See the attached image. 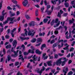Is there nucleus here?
Segmentation results:
<instances>
[{
  "mask_svg": "<svg viewBox=\"0 0 75 75\" xmlns=\"http://www.w3.org/2000/svg\"><path fill=\"white\" fill-rule=\"evenodd\" d=\"M54 33L55 34L57 35V34H58V30H55L54 32Z\"/></svg>",
  "mask_w": 75,
  "mask_h": 75,
  "instance_id": "nucleus-41",
  "label": "nucleus"
},
{
  "mask_svg": "<svg viewBox=\"0 0 75 75\" xmlns=\"http://www.w3.org/2000/svg\"><path fill=\"white\" fill-rule=\"evenodd\" d=\"M45 69V68L44 67H42V69L41 70H40V69H38V70L37 71V72L40 74V75H41V74L42 73V71H44Z\"/></svg>",
  "mask_w": 75,
  "mask_h": 75,
  "instance_id": "nucleus-11",
  "label": "nucleus"
},
{
  "mask_svg": "<svg viewBox=\"0 0 75 75\" xmlns=\"http://www.w3.org/2000/svg\"><path fill=\"white\" fill-rule=\"evenodd\" d=\"M11 45H8L6 47V48L7 49H8V48H11Z\"/></svg>",
  "mask_w": 75,
  "mask_h": 75,
  "instance_id": "nucleus-26",
  "label": "nucleus"
},
{
  "mask_svg": "<svg viewBox=\"0 0 75 75\" xmlns=\"http://www.w3.org/2000/svg\"><path fill=\"white\" fill-rule=\"evenodd\" d=\"M2 4H3V1H1L0 2V9H1L2 7Z\"/></svg>",
  "mask_w": 75,
  "mask_h": 75,
  "instance_id": "nucleus-27",
  "label": "nucleus"
},
{
  "mask_svg": "<svg viewBox=\"0 0 75 75\" xmlns=\"http://www.w3.org/2000/svg\"><path fill=\"white\" fill-rule=\"evenodd\" d=\"M58 58V55L57 54H54V59H57Z\"/></svg>",
  "mask_w": 75,
  "mask_h": 75,
  "instance_id": "nucleus-29",
  "label": "nucleus"
},
{
  "mask_svg": "<svg viewBox=\"0 0 75 75\" xmlns=\"http://www.w3.org/2000/svg\"><path fill=\"white\" fill-rule=\"evenodd\" d=\"M69 47V45H67L66 47V50L68 51H69V49L68 48V47Z\"/></svg>",
  "mask_w": 75,
  "mask_h": 75,
  "instance_id": "nucleus-51",
  "label": "nucleus"
},
{
  "mask_svg": "<svg viewBox=\"0 0 75 75\" xmlns=\"http://www.w3.org/2000/svg\"><path fill=\"white\" fill-rule=\"evenodd\" d=\"M28 4V0H24L22 2V4L24 7H29L30 5Z\"/></svg>",
  "mask_w": 75,
  "mask_h": 75,
  "instance_id": "nucleus-3",
  "label": "nucleus"
},
{
  "mask_svg": "<svg viewBox=\"0 0 75 75\" xmlns=\"http://www.w3.org/2000/svg\"><path fill=\"white\" fill-rule=\"evenodd\" d=\"M65 35H66V38L67 39H69V38H72V36H71V34H69V36H68V31H67L66 32L65 34Z\"/></svg>",
  "mask_w": 75,
  "mask_h": 75,
  "instance_id": "nucleus-9",
  "label": "nucleus"
},
{
  "mask_svg": "<svg viewBox=\"0 0 75 75\" xmlns=\"http://www.w3.org/2000/svg\"><path fill=\"white\" fill-rule=\"evenodd\" d=\"M1 53H2V51H1L0 53V57H3V55H4L3 54L1 55Z\"/></svg>",
  "mask_w": 75,
  "mask_h": 75,
  "instance_id": "nucleus-53",
  "label": "nucleus"
},
{
  "mask_svg": "<svg viewBox=\"0 0 75 75\" xmlns=\"http://www.w3.org/2000/svg\"><path fill=\"white\" fill-rule=\"evenodd\" d=\"M72 23H74L73 22L72 20H70L69 21V24H72Z\"/></svg>",
  "mask_w": 75,
  "mask_h": 75,
  "instance_id": "nucleus-44",
  "label": "nucleus"
},
{
  "mask_svg": "<svg viewBox=\"0 0 75 75\" xmlns=\"http://www.w3.org/2000/svg\"><path fill=\"white\" fill-rule=\"evenodd\" d=\"M49 57H50V59H53L54 58V56H51V55L50 54H48Z\"/></svg>",
  "mask_w": 75,
  "mask_h": 75,
  "instance_id": "nucleus-36",
  "label": "nucleus"
},
{
  "mask_svg": "<svg viewBox=\"0 0 75 75\" xmlns=\"http://www.w3.org/2000/svg\"><path fill=\"white\" fill-rule=\"evenodd\" d=\"M46 55V53H45L42 54V59H43L45 56Z\"/></svg>",
  "mask_w": 75,
  "mask_h": 75,
  "instance_id": "nucleus-46",
  "label": "nucleus"
},
{
  "mask_svg": "<svg viewBox=\"0 0 75 75\" xmlns=\"http://www.w3.org/2000/svg\"><path fill=\"white\" fill-rule=\"evenodd\" d=\"M35 52L36 54H37L39 55H41V53H42V52H40V50L38 49H37L36 50Z\"/></svg>",
  "mask_w": 75,
  "mask_h": 75,
  "instance_id": "nucleus-16",
  "label": "nucleus"
},
{
  "mask_svg": "<svg viewBox=\"0 0 75 75\" xmlns=\"http://www.w3.org/2000/svg\"><path fill=\"white\" fill-rule=\"evenodd\" d=\"M7 58L8 59L7 60L8 62H9L10 60H11V61H12V62H14V61H15V59H11V57L10 55H8Z\"/></svg>",
  "mask_w": 75,
  "mask_h": 75,
  "instance_id": "nucleus-10",
  "label": "nucleus"
},
{
  "mask_svg": "<svg viewBox=\"0 0 75 75\" xmlns=\"http://www.w3.org/2000/svg\"><path fill=\"white\" fill-rule=\"evenodd\" d=\"M52 61H50L47 62V64L48 66H50V67H51L52 64Z\"/></svg>",
  "mask_w": 75,
  "mask_h": 75,
  "instance_id": "nucleus-17",
  "label": "nucleus"
},
{
  "mask_svg": "<svg viewBox=\"0 0 75 75\" xmlns=\"http://www.w3.org/2000/svg\"><path fill=\"white\" fill-rule=\"evenodd\" d=\"M50 7H51V6L50 5H47V10H48V9H49Z\"/></svg>",
  "mask_w": 75,
  "mask_h": 75,
  "instance_id": "nucleus-58",
  "label": "nucleus"
},
{
  "mask_svg": "<svg viewBox=\"0 0 75 75\" xmlns=\"http://www.w3.org/2000/svg\"><path fill=\"white\" fill-rule=\"evenodd\" d=\"M19 50H17L16 52V51H14V47H12L11 49V52H13L14 53V54H12L11 55V56L12 57H16L18 56V54H18V51Z\"/></svg>",
  "mask_w": 75,
  "mask_h": 75,
  "instance_id": "nucleus-1",
  "label": "nucleus"
},
{
  "mask_svg": "<svg viewBox=\"0 0 75 75\" xmlns=\"http://www.w3.org/2000/svg\"><path fill=\"white\" fill-rule=\"evenodd\" d=\"M65 67H64L63 68V71L64 73V75H67V71H68V67H66L65 68Z\"/></svg>",
  "mask_w": 75,
  "mask_h": 75,
  "instance_id": "nucleus-12",
  "label": "nucleus"
},
{
  "mask_svg": "<svg viewBox=\"0 0 75 75\" xmlns=\"http://www.w3.org/2000/svg\"><path fill=\"white\" fill-rule=\"evenodd\" d=\"M60 59H61L63 60H64L63 61H62V66H64L65 64V63L67 61L68 59H67V58L66 57H63L62 58H60Z\"/></svg>",
  "mask_w": 75,
  "mask_h": 75,
  "instance_id": "nucleus-4",
  "label": "nucleus"
},
{
  "mask_svg": "<svg viewBox=\"0 0 75 75\" xmlns=\"http://www.w3.org/2000/svg\"><path fill=\"white\" fill-rule=\"evenodd\" d=\"M42 40L40 38H39L37 39V42L38 43L39 42H41Z\"/></svg>",
  "mask_w": 75,
  "mask_h": 75,
  "instance_id": "nucleus-31",
  "label": "nucleus"
},
{
  "mask_svg": "<svg viewBox=\"0 0 75 75\" xmlns=\"http://www.w3.org/2000/svg\"><path fill=\"white\" fill-rule=\"evenodd\" d=\"M37 24V23L34 21H32L29 24V25L30 27L31 26H35Z\"/></svg>",
  "mask_w": 75,
  "mask_h": 75,
  "instance_id": "nucleus-8",
  "label": "nucleus"
},
{
  "mask_svg": "<svg viewBox=\"0 0 75 75\" xmlns=\"http://www.w3.org/2000/svg\"><path fill=\"white\" fill-rule=\"evenodd\" d=\"M17 42L16 40H14L12 42L13 45L14 46L15 45H17Z\"/></svg>",
  "mask_w": 75,
  "mask_h": 75,
  "instance_id": "nucleus-18",
  "label": "nucleus"
},
{
  "mask_svg": "<svg viewBox=\"0 0 75 75\" xmlns=\"http://www.w3.org/2000/svg\"><path fill=\"white\" fill-rule=\"evenodd\" d=\"M17 75H22V74L20 73V72L18 71V72L17 74Z\"/></svg>",
  "mask_w": 75,
  "mask_h": 75,
  "instance_id": "nucleus-45",
  "label": "nucleus"
},
{
  "mask_svg": "<svg viewBox=\"0 0 75 75\" xmlns=\"http://www.w3.org/2000/svg\"><path fill=\"white\" fill-rule=\"evenodd\" d=\"M17 21V19H15V20H13V21H11L9 23V24H13L14 23V22H16Z\"/></svg>",
  "mask_w": 75,
  "mask_h": 75,
  "instance_id": "nucleus-20",
  "label": "nucleus"
},
{
  "mask_svg": "<svg viewBox=\"0 0 75 75\" xmlns=\"http://www.w3.org/2000/svg\"><path fill=\"white\" fill-rule=\"evenodd\" d=\"M7 9L8 10H12V8H11L10 6H8L7 7Z\"/></svg>",
  "mask_w": 75,
  "mask_h": 75,
  "instance_id": "nucleus-50",
  "label": "nucleus"
},
{
  "mask_svg": "<svg viewBox=\"0 0 75 75\" xmlns=\"http://www.w3.org/2000/svg\"><path fill=\"white\" fill-rule=\"evenodd\" d=\"M55 21V20L54 19L53 20L52 22L50 23L51 25H53L54 24V22Z\"/></svg>",
  "mask_w": 75,
  "mask_h": 75,
  "instance_id": "nucleus-24",
  "label": "nucleus"
},
{
  "mask_svg": "<svg viewBox=\"0 0 75 75\" xmlns=\"http://www.w3.org/2000/svg\"><path fill=\"white\" fill-rule=\"evenodd\" d=\"M19 64V62H16L15 63V66H17Z\"/></svg>",
  "mask_w": 75,
  "mask_h": 75,
  "instance_id": "nucleus-38",
  "label": "nucleus"
},
{
  "mask_svg": "<svg viewBox=\"0 0 75 75\" xmlns=\"http://www.w3.org/2000/svg\"><path fill=\"white\" fill-rule=\"evenodd\" d=\"M4 20V16H0V21H3Z\"/></svg>",
  "mask_w": 75,
  "mask_h": 75,
  "instance_id": "nucleus-30",
  "label": "nucleus"
},
{
  "mask_svg": "<svg viewBox=\"0 0 75 75\" xmlns=\"http://www.w3.org/2000/svg\"><path fill=\"white\" fill-rule=\"evenodd\" d=\"M61 59H59L57 61L56 63L57 65H60L61 64H62V61H61Z\"/></svg>",
  "mask_w": 75,
  "mask_h": 75,
  "instance_id": "nucleus-14",
  "label": "nucleus"
},
{
  "mask_svg": "<svg viewBox=\"0 0 75 75\" xmlns=\"http://www.w3.org/2000/svg\"><path fill=\"white\" fill-rule=\"evenodd\" d=\"M25 17L26 19H27V20H30V19L31 18L29 16L27 15H25Z\"/></svg>",
  "mask_w": 75,
  "mask_h": 75,
  "instance_id": "nucleus-22",
  "label": "nucleus"
},
{
  "mask_svg": "<svg viewBox=\"0 0 75 75\" xmlns=\"http://www.w3.org/2000/svg\"><path fill=\"white\" fill-rule=\"evenodd\" d=\"M57 16L58 17H60V18H61V13H59V12H58V14L57 15Z\"/></svg>",
  "mask_w": 75,
  "mask_h": 75,
  "instance_id": "nucleus-40",
  "label": "nucleus"
},
{
  "mask_svg": "<svg viewBox=\"0 0 75 75\" xmlns=\"http://www.w3.org/2000/svg\"><path fill=\"white\" fill-rule=\"evenodd\" d=\"M75 27V23H73V26H71V28H74V27Z\"/></svg>",
  "mask_w": 75,
  "mask_h": 75,
  "instance_id": "nucleus-63",
  "label": "nucleus"
},
{
  "mask_svg": "<svg viewBox=\"0 0 75 75\" xmlns=\"http://www.w3.org/2000/svg\"><path fill=\"white\" fill-rule=\"evenodd\" d=\"M36 56V55H34L32 57L33 60L32 59L30 60V62H33V61H37V59H38V57L37 56L36 57H35Z\"/></svg>",
  "mask_w": 75,
  "mask_h": 75,
  "instance_id": "nucleus-7",
  "label": "nucleus"
},
{
  "mask_svg": "<svg viewBox=\"0 0 75 75\" xmlns=\"http://www.w3.org/2000/svg\"><path fill=\"white\" fill-rule=\"evenodd\" d=\"M11 2L14 4H16L17 3V1L16 0H12Z\"/></svg>",
  "mask_w": 75,
  "mask_h": 75,
  "instance_id": "nucleus-23",
  "label": "nucleus"
},
{
  "mask_svg": "<svg viewBox=\"0 0 75 75\" xmlns=\"http://www.w3.org/2000/svg\"><path fill=\"white\" fill-rule=\"evenodd\" d=\"M74 48L73 47L71 48L70 50V52H71V51H74Z\"/></svg>",
  "mask_w": 75,
  "mask_h": 75,
  "instance_id": "nucleus-48",
  "label": "nucleus"
},
{
  "mask_svg": "<svg viewBox=\"0 0 75 75\" xmlns=\"http://www.w3.org/2000/svg\"><path fill=\"white\" fill-rule=\"evenodd\" d=\"M5 11V10H4L2 12V16H1L4 17V15H6V14H7V12H6L5 13H4Z\"/></svg>",
  "mask_w": 75,
  "mask_h": 75,
  "instance_id": "nucleus-19",
  "label": "nucleus"
},
{
  "mask_svg": "<svg viewBox=\"0 0 75 75\" xmlns=\"http://www.w3.org/2000/svg\"><path fill=\"white\" fill-rule=\"evenodd\" d=\"M52 3L53 4H56V1L52 0L51 1Z\"/></svg>",
  "mask_w": 75,
  "mask_h": 75,
  "instance_id": "nucleus-34",
  "label": "nucleus"
},
{
  "mask_svg": "<svg viewBox=\"0 0 75 75\" xmlns=\"http://www.w3.org/2000/svg\"><path fill=\"white\" fill-rule=\"evenodd\" d=\"M35 33L34 32V30H29V31L28 33V35L30 36L31 35L32 36H33L34 35Z\"/></svg>",
  "mask_w": 75,
  "mask_h": 75,
  "instance_id": "nucleus-5",
  "label": "nucleus"
},
{
  "mask_svg": "<svg viewBox=\"0 0 75 75\" xmlns=\"http://www.w3.org/2000/svg\"><path fill=\"white\" fill-rule=\"evenodd\" d=\"M15 16V13H12L11 15H10L11 17H13Z\"/></svg>",
  "mask_w": 75,
  "mask_h": 75,
  "instance_id": "nucleus-60",
  "label": "nucleus"
},
{
  "mask_svg": "<svg viewBox=\"0 0 75 75\" xmlns=\"http://www.w3.org/2000/svg\"><path fill=\"white\" fill-rule=\"evenodd\" d=\"M36 40H37V39L34 38L31 41V42H33V43L34 42H35L36 41Z\"/></svg>",
  "mask_w": 75,
  "mask_h": 75,
  "instance_id": "nucleus-33",
  "label": "nucleus"
},
{
  "mask_svg": "<svg viewBox=\"0 0 75 75\" xmlns=\"http://www.w3.org/2000/svg\"><path fill=\"white\" fill-rule=\"evenodd\" d=\"M3 52L4 53V54H5L6 52V50L5 49H3Z\"/></svg>",
  "mask_w": 75,
  "mask_h": 75,
  "instance_id": "nucleus-55",
  "label": "nucleus"
},
{
  "mask_svg": "<svg viewBox=\"0 0 75 75\" xmlns=\"http://www.w3.org/2000/svg\"><path fill=\"white\" fill-rule=\"evenodd\" d=\"M30 48L31 49H32V50H33V51L35 50V48H34V47L32 46H30Z\"/></svg>",
  "mask_w": 75,
  "mask_h": 75,
  "instance_id": "nucleus-42",
  "label": "nucleus"
},
{
  "mask_svg": "<svg viewBox=\"0 0 75 75\" xmlns=\"http://www.w3.org/2000/svg\"><path fill=\"white\" fill-rule=\"evenodd\" d=\"M24 31H25V34L26 36H27V33H28V31H27L26 29H25Z\"/></svg>",
  "mask_w": 75,
  "mask_h": 75,
  "instance_id": "nucleus-32",
  "label": "nucleus"
},
{
  "mask_svg": "<svg viewBox=\"0 0 75 75\" xmlns=\"http://www.w3.org/2000/svg\"><path fill=\"white\" fill-rule=\"evenodd\" d=\"M55 42V40L54 39L50 41V44H53V43H54Z\"/></svg>",
  "mask_w": 75,
  "mask_h": 75,
  "instance_id": "nucleus-39",
  "label": "nucleus"
},
{
  "mask_svg": "<svg viewBox=\"0 0 75 75\" xmlns=\"http://www.w3.org/2000/svg\"><path fill=\"white\" fill-rule=\"evenodd\" d=\"M58 45L57 43H55L53 45V48H54L55 47H56Z\"/></svg>",
  "mask_w": 75,
  "mask_h": 75,
  "instance_id": "nucleus-28",
  "label": "nucleus"
},
{
  "mask_svg": "<svg viewBox=\"0 0 75 75\" xmlns=\"http://www.w3.org/2000/svg\"><path fill=\"white\" fill-rule=\"evenodd\" d=\"M41 11L42 12V13H44V8L43 7L42 8H41Z\"/></svg>",
  "mask_w": 75,
  "mask_h": 75,
  "instance_id": "nucleus-47",
  "label": "nucleus"
},
{
  "mask_svg": "<svg viewBox=\"0 0 75 75\" xmlns=\"http://www.w3.org/2000/svg\"><path fill=\"white\" fill-rule=\"evenodd\" d=\"M55 69L52 70L51 71V72L53 73V74H54V72H55Z\"/></svg>",
  "mask_w": 75,
  "mask_h": 75,
  "instance_id": "nucleus-59",
  "label": "nucleus"
},
{
  "mask_svg": "<svg viewBox=\"0 0 75 75\" xmlns=\"http://www.w3.org/2000/svg\"><path fill=\"white\" fill-rule=\"evenodd\" d=\"M48 56H46L45 57H44L43 58V59H47L48 58Z\"/></svg>",
  "mask_w": 75,
  "mask_h": 75,
  "instance_id": "nucleus-61",
  "label": "nucleus"
},
{
  "mask_svg": "<svg viewBox=\"0 0 75 75\" xmlns=\"http://www.w3.org/2000/svg\"><path fill=\"white\" fill-rule=\"evenodd\" d=\"M20 38H21V40H25V38H23L21 37H20Z\"/></svg>",
  "mask_w": 75,
  "mask_h": 75,
  "instance_id": "nucleus-52",
  "label": "nucleus"
},
{
  "mask_svg": "<svg viewBox=\"0 0 75 75\" xmlns=\"http://www.w3.org/2000/svg\"><path fill=\"white\" fill-rule=\"evenodd\" d=\"M72 74H73V72L70 71L68 73L67 75H72Z\"/></svg>",
  "mask_w": 75,
  "mask_h": 75,
  "instance_id": "nucleus-37",
  "label": "nucleus"
},
{
  "mask_svg": "<svg viewBox=\"0 0 75 75\" xmlns=\"http://www.w3.org/2000/svg\"><path fill=\"white\" fill-rule=\"evenodd\" d=\"M19 59H22V61H24V58H23V56H22L21 57L19 58Z\"/></svg>",
  "mask_w": 75,
  "mask_h": 75,
  "instance_id": "nucleus-49",
  "label": "nucleus"
},
{
  "mask_svg": "<svg viewBox=\"0 0 75 75\" xmlns=\"http://www.w3.org/2000/svg\"><path fill=\"white\" fill-rule=\"evenodd\" d=\"M16 28H14L13 30L12 31V33H14V32L15 31H16Z\"/></svg>",
  "mask_w": 75,
  "mask_h": 75,
  "instance_id": "nucleus-57",
  "label": "nucleus"
},
{
  "mask_svg": "<svg viewBox=\"0 0 75 75\" xmlns=\"http://www.w3.org/2000/svg\"><path fill=\"white\" fill-rule=\"evenodd\" d=\"M59 19L58 18H56L55 20V23H57L56 24V25H54V27H58L59 25L60 24V23L61 22V21H58Z\"/></svg>",
  "mask_w": 75,
  "mask_h": 75,
  "instance_id": "nucleus-6",
  "label": "nucleus"
},
{
  "mask_svg": "<svg viewBox=\"0 0 75 75\" xmlns=\"http://www.w3.org/2000/svg\"><path fill=\"white\" fill-rule=\"evenodd\" d=\"M58 55H59V56H63V55H64L63 54H62L61 53H59Z\"/></svg>",
  "mask_w": 75,
  "mask_h": 75,
  "instance_id": "nucleus-64",
  "label": "nucleus"
},
{
  "mask_svg": "<svg viewBox=\"0 0 75 75\" xmlns=\"http://www.w3.org/2000/svg\"><path fill=\"white\" fill-rule=\"evenodd\" d=\"M44 2L45 5V6H47V1L45 0Z\"/></svg>",
  "mask_w": 75,
  "mask_h": 75,
  "instance_id": "nucleus-62",
  "label": "nucleus"
},
{
  "mask_svg": "<svg viewBox=\"0 0 75 75\" xmlns=\"http://www.w3.org/2000/svg\"><path fill=\"white\" fill-rule=\"evenodd\" d=\"M27 68H29L28 71L30 72H31L32 71L31 70V69H32V67L30 66V63H28L27 65Z\"/></svg>",
  "mask_w": 75,
  "mask_h": 75,
  "instance_id": "nucleus-13",
  "label": "nucleus"
},
{
  "mask_svg": "<svg viewBox=\"0 0 75 75\" xmlns=\"http://www.w3.org/2000/svg\"><path fill=\"white\" fill-rule=\"evenodd\" d=\"M48 21V18H45L43 20V22L45 23H46L47 21Z\"/></svg>",
  "mask_w": 75,
  "mask_h": 75,
  "instance_id": "nucleus-25",
  "label": "nucleus"
},
{
  "mask_svg": "<svg viewBox=\"0 0 75 75\" xmlns=\"http://www.w3.org/2000/svg\"><path fill=\"white\" fill-rule=\"evenodd\" d=\"M64 5L66 7H68L69 6V4L66 3L64 4Z\"/></svg>",
  "mask_w": 75,
  "mask_h": 75,
  "instance_id": "nucleus-35",
  "label": "nucleus"
},
{
  "mask_svg": "<svg viewBox=\"0 0 75 75\" xmlns=\"http://www.w3.org/2000/svg\"><path fill=\"white\" fill-rule=\"evenodd\" d=\"M28 53H32V54H34V50H29L28 51Z\"/></svg>",
  "mask_w": 75,
  "mask_h": 75,
  "instance_id": "nucleus-21",
  "label": "nucleus"
},
{
  "mask_svg": "<svg viewBox=\"0 0 75 75\" xmlns=\"http://www.w3.org/2000/svg\"><path fill=\"white\" fill-rule=\"evenodd\" d=\"M52 12V11H48V10H46L45 12V13H47V14L48 15H51V13Z\"/></svg>",
  "mask_w": 75,
  "mask_h": 75,
  "instance_id": "nucleus-15",
  "label": "nucleus"
},
{
  "mask_svg": "<svg viewBox=\"0 0 75 75\" xmlns=\"http://www.w3.org/2000/svg\"><path fill=\"white\" fill-rule=\"evenodd\" d=\"M28 52H24L23 54H24V55L26 56V55H28Z\"/></svg>",
  "mask_w": 75,
  "mask_h": 75,
  "instance_id": "nucleus-43",
  "label": "nucleus"
},
{
  "mask_svg": "<svg viewBox=\"0 0 75 75\" xmlns=\"http://www.w3.org/2000/svg\"><path fill=\"white\" fill-rule=\"evenodd\" d=\"M71 4L72 5L74 4H75V1H71Z\"/></svg>",
  "mask_w": 75,
  "mask_h": 75,
  "instance_id": "nucleus-56",
  "label": "nucleus"
},
{
  "mask_svg": "<svg viewBox=\"0 0 75 75\" xmlns=\"http://www.w3.org/2000/svg\"><path fill=\"white\" fill-rule=\"evenodd\" d=\"M5 37L7 39H8V38L10 37V36H9V35H6L5 36Z\"/></svg>",
  "mask_w": 75,
  "mask_h": 75,
  "instance_id": "nucleus-54",
  "label": "nucleus"
},
{
  "mask_svg": "<svg viewBox=\"0 0 75 75\" xmlns=\"http://www.w3.org/2000/svg\"><path fill=\"white\" fill-rule=\"evenodd\" d=\"M15 18V17H13L12 18L9 17L7 18V20L6 21L3 23L4 25H5V24H7V23H8V21L9 20V21H13V20H14Z\"/></svg>",
  "mask_w": 75,
  "mask_h": 75,
  "instance_id": "nucleus-2",
  "label": "nucleus"
}]
</instances>
